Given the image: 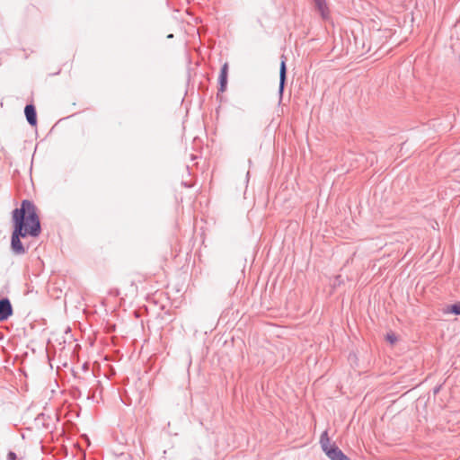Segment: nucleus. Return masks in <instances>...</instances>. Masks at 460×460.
Masks as SVG:
<instances>
[{
    "instance_id": "10",
    "label": "nucleus",
    "mask_w": 460,
    "mask_h": 460,
    "mask_svg": "<svg viewBox=\"0 0 460 460\" xmlns=\"http://www.w3.org/2000/svg\"><path fill=\"white\" fill-rule=\"evenodd\" d=\"M387 340L391 342V343H394L395 341H396V338L394 334H388L387 335Z\"/></svg>"
},
{
    "instance_id": "2",
    "label": "nucleus",
    "mask_w": 460,
    "mask_h": 460,
    "mask_svg": "<svg viewBox=\"0 0 460 460\" xmlns=\"http://www.w3.org/2000/svg\"><path fill=\"white\" fill-rule=\"evenodd\" d=\"M320 444L323 451L331 460H350L334 443L331 444L326 430L321 435Z\"/></svg>"
},
{
    "instance_id": "3",
    "label": "nucleus",
    "mask_w": 460,
    "mask_h": 460,
    "mask_svg": "<svg viewBox=\"0 0 460 460\" xmlns=\"http://www.w3.org/2000/svg\"><path fill=\"white\" fill-rule=\"evenodd\" d=\"M13 314L12 305L8 298L0 299V321L7 320Z\"/></svg>"
},
{
    "instance_id": "6",
    "label": "nucleus",
    "mask_w": 460,
    "mask_h": 460,
    "mask_svg": "<svg viewBox=\"0 0 460 460\" xmlns=\"http://www.w3.org/2000/svg\"><path fill=\"white\" fill-rule=\"evenodd\" d=\"M24 113L29 124L31 126H35L37 124V115L35 107L32 104H27L24 109Z\"/></svg>"
},
{
    "instance_id": "7",
    "label": "nucleus",
    "mask_w": 460,
    "mask_h": 460,
    "mask_svg": "<svg viewBox=\"0 0 460 460\" xmlns=\"http://www.w3.org/2000/svg\"><path fill=\"white\" fill-rule=\"evenodd\" d=\"M227 73H228V64L225 63L221 67L220 75H219V78H218L219 84H220L219 90L221 92H224L226 90V84H227Z\"/></svg>"
},
{
    "instance_id": "9",
    "label": "nucleus",
    "mask_w": 460,
    "mask_h": 460,
    "mask_svg": "<svg viewBox=\"0 0 460 460\" xmlns=\"http://www.w3.org/2000/svg\"><path fill=\"white\" fill-rule=\"evenodd\" d=\"M16 459H17V456L14 452L10 451L7 454V460H16Z\"/></svg>"
},
{
    "instance_id": "8",
    "label": "nucleus",
    "mask_w": 460,
    "mask_h": 460,
    "mask_svg": "<svg viewBox=\"0 0 460 460\" xmlns=\"http://www.w3.org/2000/svg\"><path fill=\"white\" fill-rule=\"evenodd\" d=\"M449 312L450 313H453L456 315H459L460 314V302L459 303H456V304H454L450 306L449 308Z\"/></svg>"
},
{
    "instance_id": "5",
    "label": "nucleus",
    "mask_w": 460,
    "mask_h": 460,
    "mask_svg": "<svg viewBox=\"0 0 460 460\" xmlns=\"http://www.w3.org/2000/svg\"><path fill=\"white\" fill-rule=\"evenodd\" d=\"M286 57L281 56V63L279 69V94L282 95L284 85L286 82L287 67H286Z\"/></svg>"
},
{
    "instance_id": "4",
    "label": "nucleus",
    "mask_w": 460,
    "mask_h": 460,
    "mask_svg": "<svg viewBox=\"0 0 460 460\" xmlns=\"http://www.w3.org/2000/svg\"><path fill=\"white\" fill-rule=\"evenodd\" d=\"M315 8L323 20H329L330 11L325 0H314Z\"/></svg>"
},
{
    "instance_id": "1",
    "label": "nucleus",
    "mask_w": 460,
    "mask_h": 460,
    "mask_svg": "<svg viewBox=\"0 0 460 460\" xmlns=\"http://www.w3.org/2000/svg\"><path fill=\"white\" fill-rule=\"evenodd\" d=\"M13 220L14 229L11 239L12 250L17 255L24 254L26 251L21 237L27 234L36 237L40 233V223L35 205L28 199L22 200L21 208L13 211Z\"/></svg>"
}]
</instances>
